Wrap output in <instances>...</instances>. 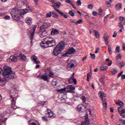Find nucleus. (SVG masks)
Segmentation results:
<instances>
[{"label": "nucleus", "instance_id": "nucleus-29", "mask_svg": "<svg viewBox=\"0 0 125 125\" xmlns=\"http://www.w3.org/2000/svg\"><path fill=\"white\" fill-rule=\"evenodd\" d=\"M36 29H37V26L35 25H33V29L31 30V33L35 34V32H36Z\"/></svg>", "mask_w": 125, "mask_h": 125}, {"label": "nucleus", "instance_id": "nucleus-19", "mask_svg": "<svg viewBox=\"0 0 125 125\" xmlns=\"http://www.w3.org/2000/svg\"><path fill=\"white\" fill-rule=\"evenodd\" d=\"M93 33L96 36V38H97V39H98L99 38L100 34H99V32L98 31L96 30H93Z\"/></svg>", "mask_w": 125, "mask_h": 125}, {"label": "nucleus", "instance_id": "nucleus-45", "mask_svg": "<svg viewBox=\"0 0 125 125\" xmlns=\"http://www.w3.org/2000/svg\"><path fill=\"white\" fill-rule=\"evenodd\" d=\"M34 35H35V33H31L30 35V40L31 41H33L34 40Z\"/></svg>", "mask_w": 125, "mask_h": 125}, {"label": "nucleus", "instance_id": "nucleus-47", "mask_svg": "<svg viewBox=\"0 0 125 125\" xmlns=\"http://www.w3.org/2000/svg\"><path fill=\"white\" fill-rule=\"evenodd\" d=\"M46 104H47V101H44V102H41L40 104L41 105H45Z\"/></svg>", "mask_w": 125, "mask_h": 125}, {"label": "nucleus", "instance_id": "nucleus-38", "mask_svg": "<svg viewBox=\"0 0 125 125\" xmlns=\"http://www.w3.org/2000/svg\"><path fill=\"white\" fill-rule=\"evenodd\" d=\"M53 76H54V74L52 73V72H50L49 75H47L49 78H54Z\"/></svg>", "mask_w": 125, "mask_h": 125}, {"label": "nucleus", "instance_id": "nucleus-5", "mask_svg": "<svg viewBox=\"0 0 125 125\" xmlns=\"http://www.w3.org/2000/svg\"><path fill=\"white\" fill-rule=\"evenodd\" d=\"M52 6L54 8L55 10H56L58 12V13H59V14H60L61 16H63V17H64L65 19H67V18H68V16L65 15L64 13L61 12L60 10L57 9L55 5H52Z\"/></svg>", "mask_w": 125, "mask_h": 125}, {"label": "nucleus", "instance_id": "nucleus-46", "mask_svg": "<svg viewBox=\"0 0 125 125\" xmlns=\"http://www.w3.org/2000/svg\"><path fill=\"white\" fill-rule=\"evenodd\" d=\"M82 100H83V102L84 103L86 102V98H85L84 96H82Z\"/></svg>", "mask_w": 125, "mask_h": 125}, {"label": "nucleus", "instance_id": "nucleus-3", "mask_svg": "<svg viewBox=\"0 0 125 125\" xmlns=\"http://www.w3.org/2000/svg\"><path fill=\"white\" fill-rule=\"evenodd\" d=\"M65 47V43L63 42H61L59 44L56 46L55 47L52 54L54 56H58L62 52V50L64 49Z\"/></svg>", "mask_w": 125, "mask_h": 125}, {"label": "nucleus", "instance_id": "nucleus-26", "mask_svg": "<svg viewBox=\"0 0 125 125\" xmlns=\"http://www.w3.org/2000/svg\"><path fill=\"white\" fill-rule=\"evenodd\" d=\"M11 98L12 99V105H15L16 104V101L14 100V98L11 96Z\"/></svg>", "mask_w": 125, "mask_h": 125}, {"label": "nucleus", "instance_id": "nucleus-33", "mask_svg": "<svg viewBox=\"0 0 125 125\" xmlns=\"http://www.w3.org/2000/svg\"><path fill=\"white\" fill-rule=\"evenodd\" d=\"M107 69H108V67L106 66L101 67V70L102 71H106V70H107Z\"/></svg>", "mask_w": 125, "mask_h": 125}, {"label": "nucleus", "instance_id": "nucleus-11", "mask_svg": "<svg viewBox=\"0 0 125 125\" xmlns=\"http://www.w3.org/2000/svg\"><path fill=\"white\" fill-rule=\"evenodd\" d=\"M82 125H89L90 122H89V119H88V115L86 114L85 116V120L84 122H82Z\"/></svg>", "mask_w": 125, "mask_h": 125}, {"label": "nucleus", "instance_id": "nucleus-8", "mask_svg": "<svg viewBox=\"0 0 125 125\" xmlns=\"http://www.w3.org/2000/svg\"><path fill=\"white\" fill-rule=\"evenodd\" d=\"M38 57L35 55L32 56L31 57V59L32 61L34 62V63H35V64H40V63H41V62L38 60Z\"/></svg>", "mask_w": 125, "mask_h": 125}, {"label": "nucleus", "instance_id": "nucleus-20", "mask_svg": "<svg viewBox=\"0 0 125 125\" xmlns=\"http://www.w3.org/2000/svg\"><path fill=\"white\" fill-rule=\"evenodd\" d=\"M66 89H70L71 90H75V89H76V88H75V87L73 86V85H70L67 86V87H66Z\"/></svg>", "mask_w": 125, "mask_h": 125}, {"label": "nucleus", "instance_id": "nucleus-25", "mask_svg": "<svg viewBox=\"0 0 125 125\" xmlns=\"http://www.w3.org/2000/svg\"><path fill=\"white\" fill-rule=\"evenodd\" d=\"M117 73H118V69H117V68H113V69L112 71V75H116Z\"/></svg>", "mask_w": 125, "mask_h": 125}, {"label": "nucleus", "instance_id": "nucleus-39", "mask_svg": "<svg viewBox=\"0 0 125 125\" xmlns=\"http://www.w3.org/2000/svg\"><path fill=\"white\" fill-rule=\"evenodd\" d=\"M66 89H67V88H61L58 90L59 92H64V91H66Z\"/></svg>", "mask_w": 125, "mask_h": 125}, {"label": "nucleus", "instance_id": "nucleus-9", "mask_svg": "<svg viewBox=\"0 0 125 125\" xmlns=\"http://www.w3.org/2000/svg\"><path fill=\"white\" fill-rule=\"evenodd\" d=\"M70 62L71 63H68L66 66V69L68 71H70L71 70L70 68H74V67H75V63H74V61L71 60Z\"/></svg>", "mask_w": 125, "mask_h": 125}, {"label": "nucleus", "instance_id": "nucleus-24", "mask_svg": "<svg viewBox=\"0 0 125 125\" xmlns=\"http://www.w3.org/2000/svg\"><path fill=\"white\" fill-rule=\"evenodd\" d=\"M46 31H42V33H41L40 37L41 38H43V37H46Z\"/></svg>", "mask_w": 125, "mask_h": 125}, {"label": "nucleus", "instance_id": "nucleus-60", "mask_svg": "<svg viewBox=\"0 0 125 125\" xmlns=\"http://www.w3.org/2000/svg\"><path fill=\"white\" fill-rule=\"evenodd\" d=\"M118 25L120 27L121 29H124V24L119 23Z\"/></svg>", "mask_w": 125, "mask_h": 125}, {"label": "nucleus", "instance_id": "nucleus-12", "mask_svg": "<svg viewBox=\"0 0 125 125\" xmlns=\"http://www.w3.org/2000/svg\"><path fill=\"white\" fill-rule=\"evenodd\" d=\"M50 79L48 78V76L46 75H42L41 80L44 81V82H49Z\"/></svg>", "mask_w": 125, "mask_h": 125}, {"label": "nucleus", "instance_id": "nucleus-2", "mask_svg": "<svg viewBox=\"0 0 125 125\" xmlns=\"http://www.w3.org/2000/svg\"><path fill=\"white\" fill-rule=\"evenodd\" d=\"M45 42H42L40 43L41 46L42 48H47V47H52L56 45V41L54 38L47 37Z\"/></svg>", "mask_w": 125, "mask_h": 125}, {"label": "nucleus", "instance_id": "nucleus-64", "mask_svg": "<svg viewBox=\"0 0 125 125\" xmlns=\"http://www.w3.org/2000/svg\"><path fill=\"white\" fill-rule=\"evenodd\" d=\"M99 49H100V48H96V51L95 52V53H97L99 51Z\"/></svg>", "mask_w": 125, "mask_h": 125}, {"label": "nucleus", "instance_id": "nucleus-41", "mask_svg": "<svg viewBox=\"0 0 125 125\" xmlns=\"http://www.w3.org/2000/svg\"><path fill=\"white\" fill-rule=\"evenodd\" d=\"M55 4L56 6H57V7H58V8H59L61 5V2H59V3L58 2L55 3Z\"/></svg>", "mask_w": 125, "mask_h": 125}, {"label": "nucleus", "instance_id": "nucleus-31", "mask_svg": "<svg viewBox=\"0 0 125 125\" xmlns=\"http://www.w3.org/2000/svg\"><path fill=\"white\" fill-rule=\"evenodd\" d=\"M104 40H109V35L107 33H104Z\"/></svg>", "mask_w": 125, "mask_h": 125}, {"label": "nucleus", "instance_id": "nucleus-4", "mask_svg": "<svg viewBox=\"0 0 125 125\" xmlns=\"http://www.w3.org/2000/svg\"><path fill=\"white\" fill-rule=\"evenodd\" d=\"M99 95H100V97L103 101V105L105 109H107V102H106V99L104 97H106V94L105 93H103L102 91H100L99 92Z\"/></svg>", "mask_w": 125, "mask_h": 125}, {"label": "nucleus", "instance_id": "nucleus-1", "mask_svg": "<svg viewBox=\"0 0 125 125\" xmlns=\"http://www.w3.org/2000/svg\"><path fill=\"white\" fill-rule=\"evenodd\" d=\"M28 12H29V10L27 9H24L21 12L19 9L14 8L12 10L11 15L14 20L19 21L20 20V16L19 15H24V14L28 13Z\"/></svg>", "mask_w": 125, "mask_h": 125}, {"label": "nucleus", "instance_id": "nucleus-59", "mask_svg": "<svg viewBox=\"0 0 125 125\" xmlns=\"http://www.w3.org/2000/svg\"><path fill=\"white\" fill-rule=\"evenodd\" d=\"M119 19L120 20H121V21H124V20H125V18L124 17H119Z\"/></svg>", "mask_w": 125, "mask_h": 125}, {"label": "nucleus", "instance_id": "nucleus-22", "mask_svg": "<svg viewBox=\"0 0 125 125\" xmlns=\"http://www.w3.org/2000/svg\"><path fill=\"white\" fill-rule=\"evenodd\" d=\"M116 105H118V106H124V103L123 102L119 101L116 103Z\"/></svg>", "mask_w": 125, "mask_h": 125}, {"label": "nucleus", "instance_id": "nucleus-48", "mask_svg": "<svg viewBox=\"0 0 125 125\" xmlns=\"http://www.w3.org/2000/svg\"><path fill=\"white\" fill-rule=\"evenodd\" d=\"M4 19H5V20H9L10 19V17L9 16H5L4 17Z\"/></svg>", "mask_w": 125, "mask_h": 125}, {"label": "nucleus", "instance_id": "nucleus-44", "mask_svg": "<svg viewBox=\"0 0 125 125\" xmlns=\"http://www.w3.org/2000/svg\"><path fill=\"white\" fill-rule=\"evenodd\" d=\"M73 83V76L71 77L70 79H68V83Z\"/></svg>", "mask_w": 125, "mask_h": 125}, {"label": "nucleus", "instance_id": "nucleus-17", "mask_svg": "<svg viewBox=\"0 0 125 125\" xmlns=\"http://www.w3.org/2000/svg\"><path fill=\"white\" fill-rule=\"evenodd\" d=\"M68 54H73L76 52V50L73 47L70 48L68 51Z\"/></svg>", "mask_w": 125, "mask_h": 125}, {"label": "nucleus", "instance_id": "nucleus-49", "mask_svg": "<svg viewBox=\"0 0 125 125\" xmlns=\"http://www.w3.org/2000/svg\"><path fill=\"white\" fill-rule=\"evenodd\" d=\"M72 83H74V84H77V80L76 78H72Z\"/></svg>", "mask_w": 125, "mask_h": 125}, {"label": "nucleus", "instance_id": "nucleus-27", "mask_svg": "<svg viewBox=\"0 0 125 125\" xmlns=\"http://www.w3.org/2000/svg\"><path fill=\"white\" fill-rule=\"evenodd\" d=\"M105 79V76H102V78L101 79L99 80V81L100 82V83H104V80Z\"/></svg>", "mask_w": 125, "mask_h": 125}, {"label": "nucleus", "instance_id": "nucleus-36", "mask_svg": "<svg viewBox=\"0 0 125 125\" xmlns=\"http://www.w3.org/2000/svg\"><path fill=\"white\" fill-rule=\"evenodd\" d=\"M121 48V47H120V46H117L115 48V51H116V52H120L121 50H120Z\"/></svg>", "mask_w": 125, "mask_h": 125}, {"label": "nucleus", "instance_id": "nucleus-14", "mask_svg": "<svg viewBox=\"0 0 125 125\" xmlns=\"http://www.w3.org/2000/svg\"><path fill=\"white\" fill-rule=\"evenodd\" d=\"M32 18H29V17H27L25 19V22L29 26H30L32 24Z\"/></svg>", "mask_w": 125, "mask_h": 125}, {"label": "nucleus", "instance_id": "nucleus-42", "mask_svg": "<svg viewBox=\"0 0 125 125\" xmlns=\"http://www.w3.org/2000/svg\"><path fill=\"white\" fill-rule=\"evenodd\" d=\"M108 52L110 54H112V47H111V46H108Z\"/></svg>", "mask_w": 125, "mask_h": 125}, {"label": "nucleus", "instance_id": "nucleus-37", "mask_svg": "<svg viewBox=\"0 0 125 125\" xmlns=\"http://www.w3.org/2000/svg\"><path fill=\"white\" fill-rule=\"evenodd\" d=\"M76 4L78 6H81L82 5V1H81V0H78L76 2Z\"/></svg>", "mask_w": 125, "mask_h": 125}, {"label": "nucleus", "instance_id": "nucleus-13", "mask_svg": "<svg viewBox=\"0 0 125 125\" xmlns=\"http://www.w3.org/2000/svg\"><path fill=\"white\" fill-rule=\"evenodd\" d=\"M17 57H19L21 61H25L26 60V57L24 54H23L22 53L20 54Z\"/></svg>", "mask_w": 125, "mask_h": 125}, {"label": "nucleus", "instance_id": "nucleus-51", "mask_svg": "<svg viewBox=\"0 0 125 125\" xmlns=\"http://www.w3.org/2000/svg\"><path fill=\"white\" fill-rule=\"evenodd\" d=\"M42 120L45 122H48V120L45 116L42 117Z\"/></svg>", "mask_w": 125, "mask_h": 125}, {"label": "nucleus", "instance_id": "nucleus-23", "mask_svg": "<svg viewBox=\"0 0 125 125\" xmlns=\"http://www.w3.org/2000/svg\"><path fill=\"white\" fill-rule=\"evenodd\" d=\"M92 75V73L91 72V70H90V73H88V74L87 75V82L89 81V77L90 78Z\"/></svg>", "mask_w": 125, "mask_h": 125}, {"label": "nucleus", "instance_id": "nucleus-6", "mask_svg": "<svg viewBox=\"0 0 125 125\" xmlns=\"http://www.w3.org/2000/svg\"><path fill=\"white\" fill-rule=\"evenodd\" d=\"M118 112L122 118H125V109H123V107L120 106L118 108Z\"/></svg>", "mask_w": 125, "mask_h": 125}, {"label": "nucleus", "instance_id": "nucleus-32", "mask_svg": "<svg viewBox=\"0 0 125 125\" xmlns=\"http://www.w3.org/2000/svg\"><path fill=\"white\" fill-rule=\"evenodd\" d=\"M83 23V20H79L75 22V25H78V24H82Z\"/></svg>", "mask_w": 125, "mask_h": 125}, {"label": "nucleus", "instance_id": "nucleus-53", "mask_svg": "<svg viewBox=\"0 0 125 125\" xmlns=\"http://www.w3.org/2000/svg\"><path fill=\"white\" fill-rule=\"evenodd\" d=\"M104 42L105 43V45H108V44H109V41H108V39L104 40Z\"/></svg>", "mask_w": 125, "mask_h": 125}, {"label": "nucleus", "instance_id": "nucleus-34", "mask_svg": "<svg viewBox=\"0 0 125 125\" xmlns=\"http://www.w3.org/2000/svg\"><path fill=\"white\" fill-rule=\"evenodd\" d=\"M69 14L70 16H72V17H74V16H75V13L72 10H70L69 11Z\"/></svg>", "mask_w": 125, "mask_h": 125}, {"label": "nucleus", "instance_id": "nucleus-61", "mask_svg": "<svg viewBox=\"0 0 125 125\" xmlns=\"http://www.w3.org/2000/svg\"><path fill=\"white\" fill-rule=\"evenodd\" d=\"M78 109L79 111H81L82 110V105H78Z\"/></svg>", "mask_w": 125, "mask_h": 125}, {"label": "nucleus", "instance_id": "nucleus-28", "mask_svg": "<svg viewBox=\"0 0 125 125\" xmlns=\"http://www.w3.org/2000/svg\"><path fill=\"white\" fill-rule=\"evenodd\" d=\"M50 70L49 69H45V75H46V76H48L50 72Z\"/></svg>", "mask_w": 125, "mask_h": 125}, {"label": "nucleus", "instance_id": "nucleus-10", "mask_svg": "<svg viewBox=\"0 0 125 125\" xmlns=\"http://www.w3.org/2000/svg\"><path fill=\"white\" fill-rule=\"evenodd\" d=\"M50 26V23L47 22H44L42 26L40 27V30L42 31L43 29H47L48 27Z\"/></svg>", "mask_w": 125, "mask_h": 125}, {"label": "nucleus", "instance_id": "nucleus-30", "mask_svg": "<svg viewBox=\"0 0 125 125\" xmlns=\"http://www.w3.org/2000/svg\"><path fill=\"white\" fill-rule=\"evenodd\" d=\"M7 120V118H4L3 120H2V119H0V125H2V124H3L4 123H5Z\"/></svg>", "mask_w": 125, "mask_h": 125}, {"label": "nucleus", "instance_id": "nucleus-18", "mask_svg": "<svg viewBox=\"0 0 125 125\" xmlns=\"http://www.w3.org/2000/svg\"><path fill=\"white\" fill-rule=\"evenodd\" d=\"M123 7V6L122 5L121 3H118L116 5L115 8L117 10H120Z\"/></svg>", "mask_w": 125, "mask_h": 125}, {"label": "nucleus", "instance_id": "nucleus-56", "mask_svg": "<svg viewBox=\"0 0 125 125\" xmlns=\"http://www.w3.org/2000/svg\"><path fill=\"white\" fill-rule=\"evenodd\" d=\"M124 73V71H122L121 72L119 73V74L118 75V78H120V77H121V76H123V73Z\"/></svg>", "mask_w": 125, "mask_h": 125}, {"label": "nucleus", "instance_id": "nucleus-43", "mask_svg": "<svg viewBox=\"0 0 125 125\" xmlns=\"http://www.w3.org/2000/svg\"><path fill=\"white\" fill-rule=\"evenodd\" d=\"M105 4L108 6V7H110L111 6V2H109V1H106Z\"/></svg>", "mask_w": 125, "mask_h": 125}, {"label": "nucleus", "instance_id": "nucleus-55", "mask_svg": "<svg viewBox=\"0 0 125 125\" xmlns=\"http://www.w3.org/2000/svg\"><path fill=\"white\" fill-rule=\"evenodd\" d=\"M88 8H89L90 9H92L93 8V6L92 4H89L88 5Z\"/></svg>", "mask_w": 125, "mask_h": 125}, {"label": "nucleus", "instance_id": "nucleus-16", "mask_svg": "<svg viewBox=\"0 0 125 125\" xmlns=\"http://www.w3.org/2000/svg\"><path fill=\"white\" fill-rule=\"evenodd\" d=\"M51 35H59V31L57 29L53 28L51 32Z\"/></svg>", "mask_w": 125, "mask_h": 125}, {"label": "nucleus", "instance_id": "nucleus-57", "mask_svg": "<svg viewBox=\"0 0 125 125\" xmlns=\"http://www.w3.org/2000/svg\"><path fill=\"white\" fill-rule=\"evenodd\" d=\"M92 14L94 16H97V15H98V14L96 12V11H93L92 12Z\"/></svg>", "mask_w": 125, "mask_h": 125}, {"label": "nucleus", "instance_id": "nucleus-40", "mask_svg": "<svg viewBox=\"0 0 125 125\" xmlns=\"http://www.w3.org/2000/svg\"><path fill=\"white\" fill-rule=\"evenodd\" d=\"M119 65L121 66V67H124L125 65V62L124 61H122L120 62H119Z\"/></svg>", "mask_w": 125, "mask_h": 125}, {"label": "nucleus", "instance_id": "nucleus-62", "mask_svg": "<svg viewBox=\"0 0 125 125\" xmlns=\"http://www.w3.org/2000/svg\"><path fill=\"white\" fill-rule=\"evenodd\" d=\"M117 35H118V34H117V32H114V34H113V36H112L113 38H116V37H117Z\"/></svg>", "mask_w": 125, "mask_h": 125}, {"label": "nucleus", "instance_id": "nucleus-63", "mask_svg": "<svg viewBox=\"0 0 125 125\" xmlns=\"http://www.w3.org/2000/svg\"><path fill=\"white\" fill-rule=\"evenodd\" d=\"M119 23H121L122 25H125V20H124V21H122Z\"/></svg>", "mask_w": 125, "mask_h": 125}, {"label": "nucleus", "instance_id": "nucleus-21", "mask_svg": "<svg viewBox=\"0 0 125 125\" xmlns=\"http://www.w3.org/2000/svg\"><path fill=\"white\" fill-rule=\"evenodd\" d=\"M52 15H53V17L54 18H56L57 19H58V17H59L57 13H55V12H52Z\"/></svg>", "mask_w": 125, "mask_h": 125}, {"label": "nucleus", "instance_id": "nucleus-15", "mask_svg": "<svg viewBox=\"0 0 125 125\" xmlns=\"http://www.w3.org/2000/svg\"><path fill=\"white\" fill-rule=\"evenodd\" d=\"M46 116L47 118H53V119H54L55 118L56 116L53 113V112L52 111V112H50L49 113H46Z\"/></svg>", "mask_w": 125, "mask_h": 125}, {"label": "nucleus", "instance_id": "nucleus-50", "mask_svg": "<svg viewBox=\"0 0 125 125\" xmlns=\"http://www.w3.org/2000/svg\"><path fill=\"white\" fill-rule=\"evenodd\" d=\"M90 55L91 56V58H92L93 59H95V54H90Z\"/></svg>", "mask_w": 125, "mask_h": 125}, {"label": "nucleus", "instance_id": "nucleus-58", "mask_svg": "<svg viewBox=\"0 0 125 125\" xmlns=\"http://www.w3.org/2000/svg\"><path fill=\"white\" fill-rule=\"evenodd\" d=\"M102 9L100 8V10L99 11V13L98 15H102Z\"/></svg>", "mask_w": 125, "mask_h": 125}, {"label": "nucleus", "instance_id": "nucleus-7", "mask_svg": "<svg viewBox=\"0 0 125 125\" xmlns=\"http://www.w3.org/2000/svg\"><path fill=\"white\" fill-rule=\"evenodd\" d=\"M7 62H17V57L15 56H11L7 60Z\"/></svg>", "mask_w": 125, "mask_h": 125}, {"label": "nucleus", "instance_id": "nucleus-54", "mask_svg": "<svg viewBox=\"0 0 125 125\" xmlns=\"http://www.w3.org/2000/svg\"><path fill=\"white\" fill-rule=\"evenodd\" d=\"M11 108H12V109H13L14 110H15L16 109H17V106L14 105H12Z\"/></svg>", "mask_w": 125, "mask_h": 125}, {"label": "nucleus", "instance_id": "nucleus-52", "mask_svg": "<svg viewBox=\"0 0 125 125\" xmlns=\"http://www.w3.org/2000/svg\"><path fill=\"white\" fill-rule=\"evenodd\" d=\"M51 83L52 85H55V86H56V84L57 83H56V81H52Z\"/></svg>", "mask_w": 125, "mask_h": 125}, {"label": "nucleus", "instance_id": "nucleus-35", "mask_svg": "<svg viewBox=\"0 0 125 125\" xmlns=\"http://www.w3.org/2000/svg\"><path fill=\"white\" fill-rule=\"evenodd\" d=\"M51 14H52V12H49V13H47L46 14V18H49L50 17H51Z\"/></svg>", "mask_w": 125, "mask_h": 125}]
</instances>
